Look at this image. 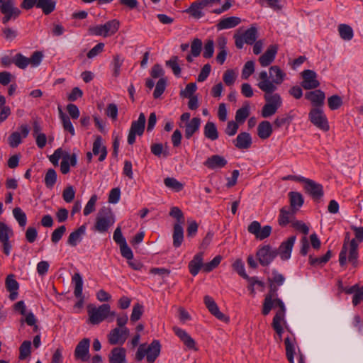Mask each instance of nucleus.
Returning <instances> with one entry per match:
<instances>
[{
    "label": "nucleus",
    "instance_id": "c756f323",
    "mask_svg": "<svg viewBox=\"0 0 363 363\" xmlns=\"http://www.w3.org/2000/svg\"><path fill=\"white\" fill-rule=\"evenodd\" d=\"M240 22L241 19L240 18L230 16L221 19L216 25V27L219 30L229 29L237 26Z\"/></svg>",
    "mask_w": 363,
    "mask_h": 363
},
{
    "label": "nucleus",
    "instance_id": "f03ea898",
    "mask_svg": "<svg viewBox=\"0 0 363 363\" xmlns=\"http://www.w3.org/2000/svg\"><path fill=\"white\" fill-rule=\"evenodd\" d=\"M350 233H345L342 250L339 255V262L340 266H345L347 262V253L349 251L348 261L352 264L354 267L358 266V244L355 239L350 241Z\"/></svg>",
    "mask_w": 363,
    "mask_h": 363
},
{
    "label": "nucleus",
    "instance_id": "72a5a7b5",
    "mask_svg": "<svg viewBox=\"0 0 363 363\" xmlns=\"http://www.w3.org/2000/svg\"><path fill=\"white\" fill-rule=\"evenodd\" d=\"M204 136L213 141L218 138L219 134L216 125L213 122L208 121L203 128Z\"/></svg>",
    "mask_w": 363,
    "mask_h": 363
},
{
    "label": "nucleus",
    "instance_id": "680f3d73",
    "mask_svg": "<svg viewBox=\"0 0 363 363\" xmlns=\"http://www.w3.org/2000/svg\"><path fill=\"white\" fill-rule=\"evenodd\" d=\"M222 260L220 255L216 256L211 262L203 264V270L205 272H210L213 269L216 268Z\"/></svg>",
    "mask_w": 363,
    "mask_h": 363
},
{
    "label": "nucleus",
    "instance_id": "58836bf2",
    "mask_svg": "<svg viewBox=\"0 0 363 363\" xmlns=\"http://www.w3.org/2000/svg\"><path fill=\"white\" fill-rule=\"evenodd\" d=\"M285 347H286V355L288 361L290 363H294V357L295 354V339L293 340L287 337L284 340Z\"/></svg>",
    "mask_w": 363,
    "mask_h": 363
},
{
    "label": "nucleus",
    "instance_id": "aec40b11",
    "mask_svg": "<svg viewBox=\"0 0 363 363\" xmlns=\"http://www.w3.org/2000/svg\"><path fill=\"white\" fill-rule=\"evenodd\" d=\"M72 282L74 283L75 287L74 294L76 298H79L75 304L76 307L81 308L84 303V297L82 296L83 281L81 275L79 273H75L72 277Z\"/></svg>",
    "mask_w": 363,
    "mask_h": 363
},
{
    "label": "nucleus",
    "instance_id": "a878e982",
    "mask_svg": "<svg viewBox=\"0 0 363 363\" xmlns=\"http://www.w3.org/2000/svg\"><path fill=\"white\" fill-rule=\"evenodd\" d=\"M102 138L100 135L96 136V138L93 143L92 152L94 155H100L99 160L100 162L104 161L107 155V150L106 146L103 145Z\"/></svg>",
    "mask_w": 363,
    "mask_h": 363
},
{
    "label": "nucleus",
    "instance_id": "4d7b16f0",
    "mask_svg": "<svg viewBox=\"0 0 363 363\" xmlns=\"http://www.w3.org/2000/svg\"><path fill=\"white\" fill-rule=\"evenodd\" d=\"M214 53V41L212 39H208L203 48V57L208 59L213 57Z\"/></svg>",
    "mask_w": 363,
    "mask_h": 363
},
{
    "label": "nucleus",
    "instance_id": "37998d69",
    "mask_svg": "<svg viewBox=\"0 0 363 363\" xmlns=\"http://www.w3.org/2000/svg\"><path fill=\"white\" fill-rule=\"evenodd\" d=\"M60 118L62 122V125L65 130L69 132L72 135H74V128L72 124L70 118L68 116L63 113L60 107L58 108Z\"/></svg>",
    "mask_w": 363,
    "mask_h": 363
},
{
    "label": "nucleus",
    "instance_id": "7c9ffc66",
    "mask_svg": "<svg viewBox=\"0 0 363 363\" xmlns=\"http://www.w3.org/2000/svg\"><path fill=\"white\" fill-rule=\"evenodd\" d=\"M288 195L291 208L293 211L296 212L298 208L303 206L304 203V199L302 194L297 191H290Z\"/></svg>",
    "mask_w": 363,
    "mask_h": 363
},
{
    "label": "nucleus",
    "instance_id": "a18cd8bd",
    "mask_svg": "<svg viewBox=\"0 0 363 363\" xmlns=\"http://www.w3.org/2000/svg\"><path fill=\"white\" fill-rule=\"evenodd\" d=\"M266 104H271L275 107L279 108L282 105V99L281 96L277 94H264V95Z\"/></svg>",
    "mask_w": 363,
    "mask_h": 363
},
{
    "label": "nucleus",
    "instance_id": "a19ab883",
    "mask_svg": "<svg viewBox=\"0 0 363 363\" xmlns=\"http://www.w3.org/2000/svg\"><path fill=\"white\" fill-rule=\"evenodd\" d=\"M338 32L340 38L346 41L351 40L354 36L352 27L347 24H340L338 26Z\"/></svg>",
    "mask_w": 363,
    "mask_h": 363
},
{
    "label": "nucleus",
    "instance_id": "864d4df0",
    "mask_svg": "<svg viewBox=\"0 0 363 363\" xmlns=\"http://www.w3.org/2000/svg\"><path fill=\"white\" fill-rule=\"evenodd\" d=\"M13 64L21 69H25L29 65L28 57H25L21 53H17L14 55Z\"/></svg>",
    "mask_w": 363,
    "mask_h": 363
},
{
    "label": "nucleus",
    "instance_id": "6e6d98bb",
    "mask_svg": "<svg viewBox=\"0 0 363 363\" xmlns=\"http://www.w3.org/2000/svg\"><path fill=\"white\" fill-rule=\"evenodd\" d=\"M342 99L338 95H333L328 99V104L330 110H337L342 105Z\"/></svg>",
    "mask_w": 363,
    "mask_h": 363
},
{
    "label": "nucleus",
    "instance_id": "a211bd4d",
    "mask_svg": "<svg viewBox=\"0 0 363 363\" xmlns=\"http://www.w3.org/2000/svg\"><path fill=\"white\" fill-rule=\"evenodd\" d=\"M304 189L315 201L320 200L324 194L323 185L312 179H310L307 185H304Z\"/></svg>",
    "mask_w": 363,
    "mask_h": 363
},
{
    "label": "nucleus",
    "instance_id": "b1692460",
    "mask_svg": "<svg viewBox=\"0 0 363 363\" xmlns=\"http://www.w3.org/2000/svg\"><path fill=\"white\" fill-rule=\"evenodd\" d=\"M173 330L188 349L197 350L195 340L185 330L177 327H174Z\"/></svg>",
    "mask_w": 363,
    "mask_h": 363
},
{
    "label": "nucleus",
    "instance_id": "6e6552de",
    "mask_svg": "<svg viewBox=\"0 0 363 363\" xmlns=\"http://www.w3.org/2000/svg\"><path fill=\"white\" fill-rule=\"evenodd\" d=\"M0 10L4 15L2 18V23L4 25L11 19H16L21 13V11L16 6L15 0H5L0 6Z\"/></svg>",
    "mask_w": 363,
    "mask_h": 363
},
{
    "label": "nucleus",
    "instance_id": "f704fd0d",
    "mask_svg": "<svg viewBox=\"0 0 363 363\" xmlns=\"http://www.w3.org/2000/svg\"><path fill=\"white\" fill-rule=\"evenodd\" d=\"M56 4V0H38L37 8L45 15H49L55 10Z\"/></svg>",
    "mask_w": 363,
    "mask_h": 363
},
{
    "label": "nucleus",
    "instance_id": "13d9d810",
    "mask_svg": "<svg viewBox=\"0 0 363 363\" xmlns=\"http://www.w3.org/2000/svg\"><path fill=\"white\" fill-rule=\"evenodd\" d=\"M285 281V277L283 274L278 272L277 269L272 270V277H268L267 282L273 283L278 286H281Z\"/></svg>",
    "mask_w": 363,
    "mask_h": 363
},
{
    "label": "nucleus",
    "instance_id": "2f4dec72",
    "mask_svg": "<svg viewBox=\"0 0 363 363\" xmlns=\"http://www.w3.org/2000/svg\"><path fill=\"white\" fill-rule=\"evenodd\" d=\"M203 252L197 253L189 263V269L193 276L198 274L201 267H203Z\"/></svg>",
    "mask_w": 363,
    "mask_h": 363
},
{
    "label": "nucleus",
    "instance_id": "c03bdc74",
    "mask_svg": "<svg viewBox=\"0 0 363 363\" xmlns=\"http://www.w3.org/2000/svg\"><path fill=\"white\" fill-rule=\"evenodd\" d=\"M247 45H252L257 38V29L255 26H252L241 35Z\"/></svg>",
    "mask_w": 363,
    "mask_h": 363
},
{
    "label": "nucleus",
    "instance_id": "338daca9",
    "mask_svg": "<svg viewBox=\"0 0 363 363\" xmlns=\"http://www.w3.org/2000/svg\"><path fill=\"white\" fill-rule=\"evenodd\" d=\"M255 72V63L253 61H247L242 71V78L247 79L249 77Z\"/></svg>",
    "mask_w": 363,
    "mask_h": 363
},
{
    "label": "nucleus",
    "instance_id": "69168bd1",
    "mask_svg": "<svg viewBox=\"0 0 363 363\" xmlns=\"http://www.w3.org/2000/svg\"><path fill=\"white\" fill-rule=\"evenodd\" d=\"M202 49V41L201 39L195 38L191 44V54L193 57L200 55Z\"/></svg>",
    "mask_w": 363,
    "mask_h": 363
},
{
    "label": "nucleus",
    "instance_id": "0e129e2a",
    "mask_svg": "<svg viewBox=\"0 0 363 363\" xmlns=\"http://www.w3.org/2000/svg\"><path fill=\"white\" fill-rule=\"evenodd\" d=\"M169 216L177 219L176 223H179L181 225L184 223V213L179 207H172L170 210Z\"/></svg>",
    "mask_w": 363,
    "mask_h": 363
},
{
    "label": "nucleus",
    "instance_id": "bf43d9fd",
    "mask_svg": "<svg viewBox=\"0 0 363 363\" xmlns=\"http://www.w3.org/2000/svg\"><path fill=\"white\" fill-rule=\"evenodd\" d=\"M30 349H31V342L28 340H26L23 342V343L21 345L19 350H20V354H19V359H25L26 357L30 356Z\"/></svg>",
    "mask_w": 363,
    "mask_h": 363
},
{
    "label": "nucleus",
    "instance_id": "423d86ee",
    "mask_svg": "<svg viewBox=\"0 0 363 363\" xmlns=\"http://www.w3.org/2000/svg\"><path fill=\"white\" fill-rule=\"evenodd\" d=\"M111 313V306L109 304L104 303L98 308L89 306L88 314L89 322L93 325H98L109 316Z\"/></svg>",
    "mask_w": 363,
    "mask_h": 363
},
{
    "label": "nucleus",
    "instance_id": "4468645a",
    "mask_svg": "<svg viewBox=\"0 0 363 363\" xmlns=\"http://www.w3.org/2000/svg\"><path fill=\"white\" fill-rule=\"evenodd\" d=\"M250 233L254 235L258 240H262L268 238L272 233V227L270 225H264L261 228V225L258 221H252L247 227Z\"/></svg>",
    "mask_w": 363,
    "mask_h": 363
},
{
    "label": "nucleus",
    "instance_id": "49530a36",
    "mask_svg": "<svg viewBox=\"0 0 363 363\" xmlns=\"http://www.w3.org/2000/svg\"><path fill=\"white\" fill-rule=\"evenodd\" d=\"M11 113L10 107L6 105L5 96L0 95V123L6 121Z\"/></svg>",
    "mask_w": 363,
    "mask_h": 363
},
{
    "label": "nucleus",
    "instance_id": "f8f14e48",
    "mask_svg": "<svg viewBox=\"0 0 363 363\" xmlns=\"http://www.w3.org/2000/svg\"><path fill=\"white\" fill-rule=\"evenodd\" d=\"M301 86L306 90H311L318 88L320 82L317 79V74L311 69H306L301 72Z\"/></svg>",
    "mask_w": 363,
    "mask_h": 363
},
{
    "label": "nucleus",
    "instance_id": "393cba45",
    "mask_svg": "<svg viewBox=\"0 0 363 363\" xmlns=\"http://www.w3.org/2000/svg\"><path fill=\"white\" fill-rule=\"evenodd\" d=\"M227 163V160L223 156L214 155L207 158L203 164L208 169H214L224 167Z\"/></svg>",
    "mask_w": 363,
    "mask_h": 363
},
{
    "label": "nucleus",
    "instance_id": "4be33fe9",
    "mask_svg": "<svg viewBox=\"0 0 363 363\" xmlns=\"http://www.w3.org/2000/svg\"><path fill=\"white\" fill-rule=\"evenodd\" d=\"M252 143V137L249 133L241 132L237 138L233 140L234 145L240 150L248 149Z\"/></svg>",
    "mask_w": 363,
    "mask_h": 363
},
{
    "label": "nucleus",
    "instance_id": "052dcab7",
    "mask_svg": "<svg viewBox=\"0 0 363 363\" xmlns=\"http://www.w3.org/2000/svg\"><path fill=\"white\" fill-rule=\"evenodd\" d=\"M5 285L8 291H18L19 288V284L15 279V276L13 274H9L7 276Z\"/></svg>",
    "mask_w": 363,
    "mask_h": 363
},
{
    "label": "nucleus",
    "instance_id": "09e8293b",
    "mask_svg": "<svg viewBox=\"0 0 363 363\" xmlns=\"http://www.w3.org/2000/svg\"><path fill=\"white\" fill-rule=\"evenodd\" d=\"M104 25L105 32L107 36L115 34L119 29L120 22L118 20L113 19L107 21Z\"/></svg>",
    "mask_w": 363,
    "mask_h": 363
},
{
    "label": "nucleus",
    "instance_id": "c9c22d12",
    "mask_svg": "<svg viewBox=\"0 0 363 363\" xmlns=\"http://www.w3.org/2000/svg\"><path fill=\"white\" fill-rule=\"evenodd\" d=\"M173 246L176 248L181 246L184 240V230L182 225L179 223H175L174 225L173 231Z\"/></svg>",
    "mask_w": 363,
    "mask_h": 363
},
{
    "label": "nucleus",
    "instance_id": "20e7f679",
    "mask_svg": "<svg viewBox=\"0 0 363 363\" xmlns=\"http://www.w3.org/2000/svg\"><path fill=\"white\" fill-rule=\"evenodd\" d=\"M114 223L115 218L111 208L104 206L99 209L96 215L94 229L99 233H105Z\"/></svg>",
    "mask_w": 363,
    "mask_h": 363
},
{
    "label": "nucleus",
    "instance_id": "473e14b6",
    "mask_svg": "<svg viewBox=\"0 0 363 363\" xmlns=\"http://www.w3.org/2000/svg\"><path fill=\"white\" fill-rule=\"evenodd\" d=\"M273 132L272 126L270 122L263 121L257 126V135L259 138L265 140L269 138Z\"/></svg>",
    "mask_w": 363,
    "mask_h": 363
},
{
    "label": "nucleus",
    "instance_id": "e433bc0d",
    "mask_svg": "<svg viewBox=\"0 0 363 363\" xmlns=\"http://www.w3.org/2000/svg\"><path fill=\"white\" fill-rule=\"evenodd\" d=\"M292 111L285 113L281 116H277L274 121V125L276 128H279L284 125H289L294 118V114L292 113Z\"/></svg>",
    "mask_w": 363,
    "mask_h": 363
},
{
    "label": "nucleus",
    "instance_id": "ea45409f",
    "mask_svg": "<svg viewBox=\"0 0 363 363\" xmlns=\"http://www.w3.org/2000/svg\"><path fill=\"white\" fill-rule=\"evenodd\" d=\"M202 9H203V7L202 6L199 0H198L193 2L186 11L194 18L199 19L203 17L204 15L202 12Z\"/></svg>",
    "mask_w": 363,
    "mask_h": 363
},
{
    "label": "nucleus",
    "instance_id": "9d476101",
    "mask_svg": "<svg viewBox=\"0 0 363 363\" xmlns=\"http://www.w3.org/2000/svg\"><path fill=\"white\" fill-rule=\"evenodd\" d=\"M259 264L263 266H268L277 256L275 250L270 245H264L259 248L256 253Z\"/></svg>",
    "mask_w": 363,
    "mask_h": 363
},
{
    "label": "nucleus",
    "instance_id": "0eeeda50",
    "mask_svg": "<svg viewBox=\"0 0 363 363\" xmlns=\"http://www.w3.org/2000/svg\"><path fill=\"white\" fill-rule=\"evenodd\" d=\"M308 118L310 121L318 128L328 131L330 129L328 118L324 113L322 108H313L308 113Z\"/></svg>",
    "mask_w": 363,
    "mask_h": 363
},
{
    "label": "nucleus",
    "instance_id": "f3484780",
    "mask_svg": "<svg viewBox=\"0 0 363 363\" xmlns=\"http://www.w3.org/2000/svg\"><path fill=\"white\" fill-rule=\"evenodd\" d=\"M203 301L206 308L213 315L220 320H223L224 322L229 321V318L220 311L217 303L212 297L206 295L203 298Z\"/></svg>",
    "mask_w": 363,
    "mask_h": 363
},
{
    "label": "nucleus",
    "instance_id": "3c124183",
    "mask_svg": "<svg viewBox=\"0 0 363 363\" xmlns=\"http://www.w3.org/2000/svg\"><path fill=\"white\" fill-rule=\"evenodd\" d=\"M56 181H57V173L55 172V169H48L46 174H45V179H44V182H45V184L46 186V187L48 188H52L55 185V184L56 183Z\"/></svg>",
    "mask_w": 363,
    "mask_h": 363
},
{
    "label": "nucleus",
    "instance_id": "5fc2aeb1",
    "mask_svg": "<svg viewBox=\"0 0 363 363\" xmlns=\"http://www.w3.org/2000/svg\"><path fill=\"white\" fill-rule=\"evenodd\" d=\"M167 86V79L165 78H160L156 84L155 91L153 92V97L158 99L164 92Z\"/></svg>",
    "mask_w": 363,
    "mask_h": 363
},
{
    "label": "nucleus",
    "instance_id": "c85d7f7f",
    "mask_svg": "<svg viewBox=\"0 0 363 363\" xmlns=\"http://www.w3.org/2000/svg\"><path fill=\"white\" fill-rule=\"evenodd\" d=\"M86 227L85 225H81L77 230L72 232L67 239V244L75 247L82 240V236L85 234Z\"/></svg>",
    "mask_w": 363,
    "mask_h": 363
},
{
    "label": "nucleus",
    "instance_id": "9b49d317",
    "mask_svg": "<svg viewBox=\"0 0 363 363\" xmlns=\"http://www.w3.org/2000/svg\"><path fill=\"white\" fill-rule=\"evenodd\" d=\"M90 340L89 338H83L77 345L74 356L76 360L86 362L90 358L89 354Z\"/></svg>",
    "mask_w": 363,
    "mask_h": 363
},
{
    "label": "nucleus",
    "instance_id": "cd10ccee",
    "mask_svg": "<svg viewBox=\"0 0 363 363\" xmlns=\"http://www.w3.org/2000/svg\"><path fill=\"white\" fill-rule=\"evenodd\" d=\"M201 125V118L194 117L191 121L186 123L185 125V137L186 139H190L193 135L196 133Z\"/></svg>",
    "mask_w": 363,
    "mask_h": 363
},
{
    "label": "nucleus",
    "instance_id": "de8ad7c7",
    "mask_svg": "<svg viewBox=\"0 0 363 363\" xmlns=\"http://www.w3.org/2000/svg\"><path fill=\"white\" fill-rule=\"evenodd\" d=\"M164 185L174 190L176 192H179L182 191L184 188V184L180 182L177 181L174 177H167L164 179Z\"/></svg>",
    "mask_w": 363,
    "mask_h": 363
},
{
    "label": "nucleus",
    "instance_id": "412c9836",
    "mask_svg": "<svg viewBox=\"0 0 363 363\" xmlns=\"http://www.w3.org/2000/svg\"><path fill=\"white\" fill-rule=\"evenodd\" d=\"M278 47L276 45L269 46L265 52L259 58V62L262 67L269 66L275 59L277 53Z\"/></svg>",
    "mask_w": 363,
    "mask_h": 363
},
{
    "label": "nucleus",
    "instance_id": "dca6fc26",
    "mask_svg": "<svg viewBox=\"0 0 363 363\" xmlns=\"http://www.w3.org/2000/svg\"><path fill=\"white\" fill-rule=\"evenodd\" d=\"M296 239V236H291L286 241L283 242L278 249H274L277 255H279L282 260H287L291 257Z\"/></svg>",
    "mask_w": 363,
    "mask_h": 363
},
{
    "label": "nucleus",
    "instance_id": "79ce46f5",
    "mask_svg": "<svg viewBox=\"0 0 363 363\" xmlns=\"http://www.w3.org/2000/svg\"><path fill=\"white\" fill-rule=\"evenodd\" d=\"M331 257L332 252L329 250L323 256L320 257H313L312 255H310L309 263L312 266H323L330 260Z\"/></svg>",
    "mask_w": 363,
    "mask_h": 363
},
{
    "label": "nucleus",
    "instance_id": "6ab92c4d",
    "mask_svg": "<svg viewBox=\"0 0 363 363\" xmlns=\"http://www.w3.org/2000/svg\"><path fill=\"white\" fill-rule=\"evenodd\" d=\"M305 98L311 102L313 108H321L324 105L325 94L322 90L315 89L306 93Z\"/></svg>",
    "mask_w": 363,
    "mask_h": 363
},
{
    "label": "nucleus",
    "instance_id": "ddd939ff",
    "mask_svg": "<svg viewBox=\"0 0 363 363\" xmlns=\"http://www.w3.org/2000/svg\"><path fill=\"white\" fill-rule=\"evenodd\" d=\"M277 302L279 303V310L277 311L275 315L274 316L272 325L273 329L279 335V339L281 340L284 333V329L281 326V322L284 320L285 316L286 307L282 301L278 300Z\"/></svg>",
    "mask_w": 363,
    "mask_h": 363
},
{
    "label": "nucleus",
    "instance_id": "f257e3e1",
    "mask_svg": "<svg viewBox=\"0 0 363 363\" xmlns=\"http://www.w3.org/2000/svg\"><path fill=\"white\" fill-rule=\"evenodd\" d=\"M268 76L266 71H262L259 74V82L257 84L258 87L266 94L274 93L277 87V85L281 84L286 77L284 72L279 66H272L269 69Z\"/></svg>",
    "mask_w": 363,
    "mask_h": 363
},
{
    "label": "nucleus",
    "instance_id": "7ed1b4c3",
    "mask_svg": "<svg viewBox=\"0 0 363 363\" xmlns=\"http://www.w3.org/2000/svg\"><path fill=\"white\" fill-rule=\"evenodd\" d=\"M161 345L159 340H154L147 347L145 344L140 345L135 354V360L142 361L146 356L147 363H154L160 356Z\"/></svg>",
    "mask_w": 363,
    "mask_h": 363
},
{
    "label": "nucleus",
    "instance_id": "5701e85b",
    "mask_svg": "<svg viewBox=\"0 0 363 363\" xmlns=\"http://www.w3.org/2000/svg\"><path fill=\"white\" fill-rule=\"evenodd\" d=\"M126 360V350L124 347H116L111 350L108 354L109 363H125Z\"/></svg>",
    "mask_w": 363,
    "mask_h": 363
},
{
    "label": "nucleus",
    "instance_id": "774afa93",
    "mask_svg": "<svg viewBox=\"0 0 363 363\" xmlns=\"http://www.w3.org/2000/svg\"><path fill=\"white\" fill-rule=\"evenodd\" d=\"M66 231V227L61 225L56 228L51 235V240L54 244L57 243L62 238Z\"/></svg>",
    "mask_w": 363,
    "mask_h": 363
},
{
    "label": "nucleus",
    "instance_id": "1a4fd4ad",
    "mask_svg": "<svg viewBox=\"0 0 363 363\" xmlns=\"http://www.w3.org/2000/svg\"><path fill=\"white\" fill-rule=\"evenodd\" d=\"M145 116L143 113H140L137 121H133L128 135V143L133 145L135 142L136 135L140 136L143 134L145 127Z\"/></svg>",
    "mask_w": 363,
    "mask_h": 363
},
{
    "label": "nucleus",
    "instance_id": "603ef678",
    "mask_svg": "<svg viewBox=\"0 0 363 363\" xmlns=\"http://www.w3.org/2000/svg\"><path fill=\"white\" fill-rule=\"evenodd\" d=\"M13 214L15 219L18 221L21 227H25L27 222V217L26 213L19 207H16L13 210Z\"/></svg>",
    "mask_w": 363,
    "mask_h": 363
},
{
    "label": "nucleus",
    "instance_id": "4c0bfd02",
    "mask_svg": "<svg viewBox=\"0 0 363 363\" xmlns=\"http://www.w3.org/2000/svg\"><path fill=\"white\" fill-rule=\"evenodd\" d=\"M250 105L248 103H246L240 108L236 111L235 116V122L238 124H242L250 116Z\"/></svg>",
    "mask_w": 363,
    "mask_h": 363
},
{
    "label": "nucleus",
    "instance_id": "39448f33",
    "mask_svg": "<svg viewBox=\"0 0 363 363\" xmlns=\"http://www.w3.org/2000/svg\"><path fill=\"white\" fill-rule=\"evenodd\" d=\"M268 284L269 291L264 296L262 310V313L264 315H268L274 307H279V303L277 302L278 300L282 301L281 298H278V290L279 286L273 283Z\"/></svg>",
    "mask_w": 363,
    "mask_h": 363
},
{
    "label": "nucleus",
    "instance_id": "8fccbe9b",
    "mask_svg": "<svg viewBox=\"0 0 363 363\" xmlns=\"http://www.w3.org/2000/svg\"><path fill=\"white\" fill-rule=\"evenodd\" d=\"M178 60L177 56H172L169 60L165 62L166 66L172 70L176 77H179L181 74V68L178 64Z\"/></svg>",
    "mask_w": 363,
    "mask_h": 363
},
{
    "label": "nucleus",
    "instance_id": "2eb2a0df",
    "mask_svg": "<svg viewBox=\"0 0 363 363\" xmlns=\"http://www.w3.org/2000/svg\"><path fill=\"white\" fill-rule=\"evenodd\" d=\"M129 329L126 327L123 328H116L111 330L108 335V340L111 345H123L129 335Z\"/></svg>",
    "mask_w": 363,
    "mask_h": 363
},
{
    "label": "nucleus",
    "instance_id": "e2e57ef3",
    "mask_svg": "<svg viewBox=\"0 0 363 363\" xmlns=\"http://www.w3.org/2000/svg\"><path fill=\"white\" fill-rule=\"evenodd\" d=\"M143 313V306L137 303L133 306L132 313L130 315V321L131 322H136L139 319H140Z\"/></svg>",
    "mask_w": 363,
    "mask_h": 363
},
{
    "label": "nucleus",
    "instance_id": "bb28decb",
    "mask_svg": "<svg viewBox=\"0 0 363 363\" xmlns=\"http://www.w3.org/2000/svg\"><path fill=\"white\" fill-rule=\"evenodd\" d=\"M296 212L287 207H283L280 209V213L278 218V223L281 226H286L290 222H293V218Z\"/></svg>",
    "mask_w": 363,
    "mask_h": 363
}]
</instances>
